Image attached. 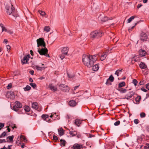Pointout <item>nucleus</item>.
Instances as JSON below:
<instances>
[{
	"label": "nucleus",
	"instance_id": "1",
	"mask_svg": "<svg viewBox=\"0 0 149 149\" xmlns=\"http://www.w3.org/2000/svg\"><path fill=\"white\" fill-rule=\"evenodd\" d=\"M97 55L93 56L89 55H83L82 56V62L83 64L88 68L91 67L93 65L94 63L97 60Z\"/></svg>",
	"mask_w": 149,
	"mask_h": 149
},
{
	"label": "nucleus",
	"instance_id": "2",
	"mask_svg": "<svg viewBox=\"0 0 149 149\" xmlns=\"http://www.w3.org/2000/svg\"><path fill=\"white\" fill-rule=\"evenodd\" d=\"M37 42L38 47L41 46L43 47L40 50H38L40 54L41 55H44L47 57H50L49 55L47 54L48 50L45 47V44L44 40L42 38L38 39L37 40Z\"/></svg>",
	"mask_w": 149,
	"mask_h": 149
},
{
	"label": "nucleus",
	"instance_id": "3",
	"mask_svg": "<svg viewBox=\"0 0 149 149\" xmlns=\"http://www.w3.org/2000/svg\"><path fill=\"white\" fill-rule=\"evenodd\" d=\"M6 12L8 15L12 14L14 17H17L15 15V9L13 7V5L10 3L6 6Z\"/></svg>",
	"mask_w": 149,
	"mask_h": 149
},
{
	"label": "nucleus",
	"instance_id": "4",
	"mask_svg": "<svg viewBox=\"0 0 149 149\" xmlns=\"http://www.w3.org/2000/svg\"><path fill=\"white\" fill-rule=\"evenodd\" d=\"M22 104L19 102L16 101L15 103V105L13 107L12 109L14 111L17 112L19 114L22 113V112L19 111L18 108H20L22 107Z\"/></svg>",
	"mask_w": 149,
	"mask_h": 149
},
{
	"label": "nucleus",
	"instance_id": "5",
	"mask_svg": "<svg viewBox=\"0 0 149 149\" xmlns=\"http://www.w3.org/2000/svg\"><path fill=\"white\" fill-rule=\"evenodd\" d=\"M103 34L97 31H95L92 32L90 34L91 38L93 39L97 38L102 36Z\"/></svg>",
	"mask_w": 149,
	"mask_h": 149
},
{
	"label": "nucleus",
	"instance_id": "6",
	"mask_svg": "<svg viewBox=\"0 0 149 149\" xmlns=\"http://www.w3.org/2000/svg\"><path fill=\"white\" fill-rule=\"evenodd\" d=\"M32 108L35 109L38 111H40L42 110V108L36 102H33L32 104Z\"/></svg>",
	"mask_w": 149,
	"mask_h": 149
},
{
	"label": "nucleus",
	"instance_id": "7",
	"mask_svg": "<svg viewBox=\"0 0 149 149\" xmlns=\"http://www.w3.org/2000/svg\"><path fill=\"white\" fill-rule=\"evenodd\" d=\"M59 87L61 90L65 92H68L70 90L69 87L65 85L61 84L59 85Z\"/></svg>",
	"mask_w": 149,
	"mask_h": 149
},
{
	"label": "nucleus",
	"instance_id": "8",
	"mask_svg": "<svg viewBox=\"0 0 149 149\" xmlns=\"http://www.w3.org/2000/svg\"><path fill=\"white\" fill-rule=\"evenodd\" d=\"M140 38L141 40L144 41L147 40L148 36L147 35L146 33L142 32L141 33Z\"/></svg>",
	"mask_w": 149,
	"mask_h": 149
},
{
	"label": "nucleus",
	"instance_id": "9",
	"mask_svg": "<svg viewBox=\"0 0 149 149\" xmlns=\"http://www.w3.org/2000/svg\"><path fill=\"white\" fill-rule=\"evenodd\" d=\"M134 93L133 91L130 92L125 95L124 97L123 98L129 100L130 98H132V96L134 95Z\"/></svg>",
	"mask_w": 149,
	"mask_h": 149
},
{
	"label": "nucleus",
	"instance_id": "10",
	"mask_svg": "<svg viewBox=\"0 0 149 149\" xmlns=\"http://www.w3.org/2000/svg\"><path fill=\"white\" fill-rule=\"evenodd\" d=\"M30 57L29 54L25 56L22 60V63L23 64H25L27 63L28 62L29 58Z\"/></svg>",
	"mask_w": 149,
	"mask_h": 149
},
{
	"label": "nucleus",
	"instance_id": "11",
	"mask_svg": "<svg viewBox=\"0 0 149 149\" xmlns=\"http://www.w3.org/2000/svg\"><path fill=\"white\" fill-rule=\"evenodd\" d=\"M139 56L141 57H144L147 54L146 52L142 49H140L139 51Z\"/></svg>",
	"mask_w": 149,
	"mask_h": 149
},
{
	"label": "nucleus",
	"instance_id": "12",
	"mask_svg": "<svg viewBox=\"0 0 149 149\" xmlns=\"http://www.w3.org/2000/svg\"><path fill=\"white\" fill-rule=\"evenodd\" d=\"M49 86L50 89L52 91L55 92L57 90L56 86L53 85L52 84H49Z\"/></svg>",
	"mask_w": 149,
	"mask_h": 149
},
{
	"label": "nucleus",
	"instance_id": "13",
	"mask_svg": "<svg viewBox=\"0 0 149 149\" xmlns=\"http://www.w3.org/2000/svg\"><path fill=\"white\" fill-rule=\"evenodd\" d=\"M68 51V49L67 47H63L61 50L62 53L65 55H67Z\"/></svg>",
	"mask_w": 149,
	"mask_h": 149
},
{
	"label": "nucleus",
	"instance_id": "14",
	"mask_svg": "<svg viewBox=\"0 0 149 149\" xmlns=\"http://www.w3.org/2000/svg\"><path fill=\"white\" fill-rule=\"evenodd\" d=\"M114 78L112 75L110 76L109 78L107 80V81L106 83V84L108 85L109 84V81H110L111 82H112L113 81Z\"/></svg>",
	"mask_w": 149,
	"mask_h": 149
},
{
	"label": "nucleus",
	"instance_id": "15",
	"mask_svg": "<svg viewBox=\"0 0 149 149\" xmlns=\"http://www.w3.org/2000/svg\"><path fill=\"white\" fill-rule=\"evenodd\" d=\"M107 55V52L104 53L100 57V59L101 61L104 60L106 58Z\"/></svg>",
	"mask_w": 149,
	"mask_h": 149
},
{
	"label": "nucleus",
	"instance_id": "16",
	"mask_svg": "<svg viewBox=\"0 0 149 149\" xmlns=\"http://www.w3.org/2000/svg\"><path fill=\"white\" fill-rule=\"evenodd\" d=\"M73 148L74 149H80L82 148V145L79 144H75L73 145Z\"/></svg>",
	"mask_w": 149,
	"mask_h": 149
},
{
	"label": "nucleus",
	"instance_id": "17",
	"mask_svg": "<svg viewBox=\"0 0 149 149\" xmlns=\"http://www.w3.org/2000/svg\"><path fill=\"white\" fill-rule=\"evenodd\" d=\"M69 104L71 107H74L76 105L77 103L75 101L72 100L69 102Z\"/></svg>",
	"mask_w": 149,
	"mask_h": 149
},
{
	"label": "nucleus",
	"instance_id": "18",
	"mask_svg": "<svg viewBox=\"0 0 149 149\" xmlns=\"http://www.w3.org/2000/svg\"><path fill=\"white\" fill-rule=\"evenodd\" d=\"M58 132L60 136H62L64 134V131L62 128L58 129Z\"/></svg>",
	"mask_w": 149,
	"mask_h": 149
},
{
	"label": "nucleus",
	"instance_id": "19",
	"mask_svg": "<svg viewBox=\"0 0 149 149\" xmlns=\"http://www.w3.org/2000/svg\"><path fill=\"white\" fill-rule=\"evenodd\" d=\"M49 116L46 114H43L42 116V118L45 120L46 122L49 123V121H47V119H48V118H49Z\"/></svg>",
	"mask_w": 149,
	"mask_h": 149
},
{
	"label": "nucleus",
	"instance_id": "20",
	"mask_svg": "<svg viewBox=\"0 0 149 149\" xmlns=\"http://www.w3.org/2000/svg\"><path fill=\"white\" fill-rule=\"evenodd\" d=\"M92 66H93V70L94 71H96L99 69V65L97 64H95L94 65H93Z\"/></svg>",
	"mask_w": 149,
	"mask_h": 149
},
{
	"label": "nucleus",
	"instance_id": "21",
	"mask_svg": "<svg viewBox=\"0 0 149 149\" xmlns=\"http://www.w3.org/2000/svg\"><path fill=\"white\" fill-rule=\"evenodd\" d=\"M69 133L72 136H75L77 134V132L75 130H72L71 131L70 130Z\"/></svg>",
	"mask_w": 149,
	"mask_h": 149
},
{
	"label": "nucleus",
	"instance_id": "22",
	"mask_svg": "<svg viewBox=\"0 0 149 149\" xmlns=\"http://www.w3.org/2000/svg\"><path fill=\"white\" fill-rule=\"evenodd\" d=\"M117 90L122 93H125L127 91V90L125 89L122 88H118Z\"/></svg>",
	"mask_w": 149,
	"mask_h": 149
},
{
	"label": "nucleus",
	"instance_id": "23",
	"mask_svg": "<svg viewBox=\"0 0 149 149\" xmlns=\"http://www.w3.org/2000/svg\"><path fill=\"white\" fill-rule=\"evenodd\" d=\"M14 136H9L7 138V141L8 142H11L13 140Z\"/></svg>",
	"mask_w": 149,
	"mask_h": 149
},
{
	"label": "nucleus",
	"instance_id": "24",
	"mask_svg": "<svg viewBox=\"0 0 149 149\" xmlns=\"http://www.w3.org/2000/svg\"><path fill=\"white\" fill-rule=\"evenodd\" d=\"M125 82L123 81L120 83L118 85V88H120L123 87L125 86Z\"/></svg>",
	"mask_w": 149,
	"mask_h": 149
},
{
	"label": "nucleus",
	"instance_id": "25",
	"mask_svg": "<svg viewBox=\"0 0 149 149\" xmlns=\"http://www.w3.org/2000/svg\"><path fill=\"white\" fill-rule=\"evenodd\" d=\"M35 68L38 70L41 71L42 70L45 69V67H39L38 65H36L35 66Z\"/></svg>",
	"mask_w": 149,
	"mask_h": 149
},
{
	"label": "nucleus",
	"instance_id": "26",
	"mask_svg": "<svg viewBox=\"0 0 149 149\" xmlns=\"http://www.w3.org/2000/svg\"><path fill=\"white\" fill-rule=\"evenodd\" d=\"M50 27L49 26H46L44 28V31L47 32H48L50 31Z\"/></svg>",
	"mask_w": 149,
	"mask_h": 149
},
{
	"label": "nucleus",
	"instance_id": "27",
	"mask_svg": "<svg viewBox=\"0 0 149 149\" xmlns=\"http://www.w3.org/2000/svg\"><path fill=\"white\" fill-rule=\"evenodd\" d=\"M139 66L141 68L143 69H145L147 67L146 65L144 63L142 62L140 64Z\"/></svg>",
	"mask_w": 149,
	"mask_h": 149
},
{
	"label": "nucleus",
	"instance_id": "28",
	"mask_svg": "<svg viewBox=\"0 0 149 149\" xmlns=\"http://www.w3.org/2000/svg\"><path fill=\"white\" fill-rule=\"evenodd\" d=\"M81 121L79 120H76L75 121V124L77 126H79V125L81 123Z\"/></svg>",
	"mask_w": 149,
	"mask_h": 149
},
{
	"label": "nucleus",
	"instance_id": "29",
	"mask_svg": "<svg viewBox=\"0 0 149 149\" xmlns=\"http://www.w3.org/2000/svg\"><path fill=\"white\" fill-rule=\"evenodd\" d=\"M122 70V69L121 70H118L116 71L115 74L117 76H118L119 74H121Z\"/></svg>",
	"mask_w": 149,
	"mask_h": 149
},
{
	"label": "nucleus",
	"instance_id": "30",
	"mask_svg": "<svg viewBox=\"0 0 149 149\" xmlns=\"http://www.w3.org/2000/svg\"><path fill=\"white\" fill-rule=\"evenodd\" d=\"M61 145L62 146H65L66 142V141L63 140L61 139L60 140Z\"/></svg>",
	"mask_w": 149,
	"mask_h": 149
},
{
	"label": "nucleus",
	"instance_id": "31",
	"mask_svg": "<svg viewBox=\"0 0 149 149\" xmlns=\"http://www.w3.org/2000/svg\"><path fill=\"white\" fill-rule=\"evenodd\" d=\"M24 109L25 111L27 112H29L30 110V108L28 106H25L24 107Z\"/></svg>",
	"mask_w": 149,
	"mask_h": 149
},
{
	"label": "nucleus",
	"instance_id": "32",
	"mask_svg": "<svg viewBox=\"0 0 149 149\" xmlns=\"http://www.w3.org/2000/svg\"><path fill=\"white\" fill-rule=\"evenodd\" d=\"M0 26L1 27L2 29V31H5L7 32V30L6 28L2 24H0Z\"/></svg>",
	"mask_w": 149,
	"mask_h": 149
},
{
	"label": "nucleus",
	"instance_id": "33",
	"mask_svg": "<svg viewBox=\"0 0 149 149\" xmlns=\"http://www.w3.org/2000/svg\"><path fill=\"white\" fill-rule=\"evenodd\" d=\"M31 88V87L29 85H27L26 87L24 88V89L25 91H27L30 90Z\"/></svg>",
	"mask_w": 149,
	"mask_h": 149
},
{
	"label": "nucleus",
	"instance_id": "34",
	"mask_svg": "<svg viewBox=\"0 0 149 149\" xmlns=\"http://www.w3.org/2000/svg\"><path fill=\"white\" fill-rule=\"evenodd\" d=\"M100 18H102L101 21L102 22H105L107 21L108 20V17H100Z\"/></svg>",
	"mask_w": 149,
	"mask_h": 149
},
{
	"label": "nucleus",
	"instance_id": "35",
	"mask_svg": "<svg viewBox=\"0 0 149 149\" xmlns=\"http://www.w3.org/2000/svg\"><path fill=\"white\" fill-rule=\"evenodd\" d=\"M141 99V97L140 96H137L135 98V100H136V102H139V101H140Z\"/></svg>",
	"mask_w": 149,
	"mask_h": 149
},
{
	"label": "nucleus",
	"instance_id": "36",
	"mask_svg": "<svg viewBox=\"0 0 149 149\" xmlns=\"http://www.w3.org/2000/svg\"><path fill=\"white\" fill-rule=\"evenodd\" d=\"M134 18V16H132L131 17H130L129 19H128L127 20V23H130L133 20Z\"/></svg>",
	"mask_w": 149,
	"mask_h": 149
},
{
	"label": "nucleus",
	"instance_id": "37",
	"mask_svg": "<svg viewBox=\"0 0 149 149\" xmlns=\"http://www.w3.org/2000/svg\"><path fill=\"white\" fill-rule=\"evenodd\" d=\"M38 12L41 15L43 16L46 14L43 11L39 10Z\"/></svg>",
	"mask_w": 149,
	"mask_h": 149
},
{
	"label": "nucleus",
	"instance_id": "38",
	"mask_svg": "<svg viewBox=\"0 0 149 149\" xmlns=\"http://www.w3.org/2000/svg\"><path fill=\"white\" fill-rule=\"evenodd\" d=\"M6 133L5 132H3L0 136V138H2L5 136H6Z\"/></svg>",
	"mask_w": 149,
	"mask_h": 149
},
{
	"label": "nucleus",
	"instance_id": "39",
	"mask_svg": "<svg viewBox=\"0 0 149 149\" xmlns=\"http://www.w3.org/2000/svg\"><path fill=\"white\" fill-rule=\"evenodd\" d=\"M140 116L141 118H144L146 116V115L145 113L142 112L140 114Z\"/></svg>",
	"mask_w": 149,
	"mask_h": 149
},
{
	"label": "nucleus",
	"instance_id": "40",
	"mask_svg": "<svg viewBox=\"0 0 149 149\" xmlns=\"http://www.w3.org/2000/svg\"><path fill=\"white\" fill-rule=\"evenodd\" d=\"M120 122L119 120H118L114 123V125L115 126H118L120 124Z\"/></svg>",
	"mask_w": 149,
	"mask_h": 149
},
{
	"label": "nucleus",
	"instance_id": "41",
	"mask_svg": "<svg viewBox=\"0 0 149 149\" xmlns=\"http://www.w3.org/2000/svg\"><path fill=\"white\" fill-rule=\"evenodd\" d=\"M133 83L136 86L137 84V81L136 79H134L133 81Z\"/></svg>",
	"mask_w": 149,
	"mask_h": 149
},
{
	"label": "nucleus",
	"instance_id": "42",
	"mask_svg": "<svg viewBox=\"0 0 149 149\" xmlns=\"http://www.w3.org/2000/svg\"><path fill=\"white\" fill-rule=\"evenodd\" d=\"M65 55L64 54H63L60 55V58L61 60H62L65 58Z\"/></svg>",
	"mask_w": 149,
	"mask_h": 149
},
{
	"label": "nucleus",
	"instance_id": "43",
	"mask_svg": "<svg viewBox=\"0 0 149 149\" xmlns=\"http://www.w3.org/2000/svg\"><path fill=\"white\" fill-rule=\"evenodd\" d=\"M30 85L33 88L36 87V84L34 83H31L30 84Z\"/></svg>",
	"mask_w": 149,
	"mask_h": 149
},
{
	"label": "nucleus",
	"instance_id": "44",
	"mask_svg": "<svg viewBox=\"0 0 149 149\" xmlns=\"http://www.w3.org/2000/svg\"><path fill=\"white\" fill-rule=\"evenodd\" d=\"M67 76L68 77L70 78H71L73 77L74 76V75L73 74H68V73H67Z\"/></svg>",
	"mask_w": 149,
	"mask_h": 149
},
{
	"label": "nucleus",
	"instance_id": "45",
	"mask_svg": "<svg viewBox=\"0 0 149 149\" xmlns=\"http://www.w3.org/2000/svg\"><path fill=\"white\" fill-rule=\"evenodd\" d=\"M137 24V23H135V24L134 25V26H132L130 29H129L128 31H131L132 30V29L134 28V27Z\"/></svg>",
	"mask_w": 149,
	"mask_h": 149
},
{
	"label": "nucleus",
	"instance_id": "46",
	"mask_svg": "<svg viewBox=\"0 0 149 149\" xmlns=\"http://www.w3.org/2000/svg\"><path fill=\"white\" fill-rule=\"evenodd\" d=\"M134 122L136 124H137L139 123V120L138 119H135L134 120Z\"/></svg>",
	"mask_w": 149,
	"mask_h": 149
},
{
	"label": "nucleus",
	"instance_id": "47",
	"mask_svg": "<svg viewBox=\"0 0 149 149\" xmlns=\"http://www.w3.org/2000/svg\"><path fill=\"white\" fill-rule=\"evenodd\" d=\"M7 32L10 34H12L13 33V31L11 30H7Z\"/></svg>",
	"mask_w": 149,
	"mask_h": 149
},
{
	"label": "nucleus",
	"instance_id": "48",
	"mask_svg": "<svg viewBox=\"0 0 149 149\" xmlns=\"http://www.w3.org/2000/svg\"><path fill=\"white\" fill-rule=\"evenodd\" d=\"M7 94H10V95H13V96H12L13 98L14 97V93L13 92H10L7 93Z\"/></svg>",
	"mask_w": 149,
	"mask_h": 149
},
{
	"label": "nucleus",
	"instance_id": "49",
	"mask_svg": "<svg viewBox=\"0 0 149 149\" xmlns=\"http://www.w3.org/2000/svg\"><path fill=\"white\" fill-rule=\"evenodd\" d=\"M53 139L55 141H57L58 139L57 137L55 135L53 136Z\"/></svg>",
	"mask_w": 149,
	"mask_h": 149
},
{
	"label": "nucleus",
	"instance_id": "50",
	"mask_svg": "<svg viewBox=\"0 0 149 149\" xmlns=\"http://www.w3.org/2000/svg\"><path fill=\"white\" fill-rule=\"evenodd\" d=\"M12 85L11 84H8V85L7 86V88L8 89H9L11 88L12 87Z\"/></svg>",
	"mask_w": 149,
	"mask_h": 149
},
{
	"label": "nucleus",
	"instance_id": "51",
	"mask_svg": "<svg viewBox=\"0 0 149 149\" xmlns=\"http://www.w3.org/2000/svg\"><path fill=\"white\" fill-rule=\"evenodd\" d=\"M4 126V125L3 123H0V127L1 128L3 127Z\"/></svg>",
	"mask_w": 149,
	"mask_h": 149
},
{
	"label": "nucleus",
	"instance_id": "52",
	"mask_svg": "<svg viewBox=\"0 0 149 149\" xmlns=\"http://www.w3.org/2000/svg\"><path fill=\"white\" fill-rule=\"evenodd\" d=\"M141 91H143L146 92H147V90H146L145 88H141Z\"/></svg>",
	"mask_w": 149,
	"mask_h": 149
},
{
	"label": "nucleus",
	"instance_id": "53",
	"mask_svg": "<svg viewBox=\"0 0 149 149\" xmlns=\"http://www.w3.org/2000/svg\"><path fill=\"white\" fill-rule=\"evenodd\" d=\"M6 48L7 50H8V49H10V47L9 45H7L6 46Z\"/></svg>",
	"mask_w": 149,
	"mask_h": 149
},
{
	"label": "nucleus",
	"instance_id": "54",
	"mask_svg": "<svg viewBox=\"0 0 149 149\" xmlns=\"http://www.w3.org/2000/svg\"><path fill=\"white\" fill-rule=\"evenodd\" d=\"M30 74L32 75H33L34 72L33 70H31L29 72Z\"/></svg>",
	"mask_w": 149,
	"mask_h": 149
},
{
	"label": "nucleus",
	"instance_id": "55",
	"mask_svg": "<svg viewBox=\"0 0 149 149\" xmlns=\"http://www.w3.org/2000/svg\"><path fill=\"white\" fill-rule=\"evenodd\" d=\"M146 88L148 90H149V83H148L146 85Z\"/></svg>",
	"mask_w": 149,
	"mask_h": 149
},
{
	"label": "nucleus",
	"instance_id": "56",
	"mask_svg": "<svg viewBox=\"0 0 149 149\" xmlns=\"http://www.w3.org/2000/svg\"><path fill=\"white\" fill-rule=\"evenodd\" d=\"M142 6V5L141 4H139L137 6V8H140Z\"/></svg>",
	"mask_w": 149,
	"mask_h": 149
},
{
	"label": "nucleus",
	"instance_id": "57",
	"mask_svg": "<svg viewBox=\"0 0 149 149\" xmlns=\"http://www.w3.org/2000/svg\"><path fill=\"white\" fill-rule=\"evenodd\" d=\"M22 138L24 139V141H27V139L24 136H22Z\"/></svg>",
	"mask_w": 149,
	"mask_h": 149
},
{
	"label": "nucleus",
	"instance_id": "58",
	"mask_svg": "<svg viewBox=\"0 0 149 149\" xmlns=\"http://www.w3.org/2000/svg\"><path fill=\"white\" fill-rule=\"evenodd\" d=\"M8 42V41L6 39H5L3 42V43H5L6 44H7Z\"/></svg>",
	"mask_w": 149,
	"mask_h": 149
},
{
	"label": "nucleus",
	"instance_id": "59",
	"mask_svg": "<svg viewBox=\"0 0 149 149\" xmlns=\"http://www.w3.org/2000/svg\"><path fill=\"white\" fill-rule=\"evenodd\" d=\"M12 145H9L8 146V147L7 148H6V149H11L10 148V147L12 146Z\"/></svg>",
	"mask_w": 149,
	"mask_h": 149
},
{
	"label": "nucleus",
	"instance_id": "60",
	"mask_svg": "<svg viewBox=\"0 0 149 149\" xmlns=\"http://www.w3.org/2000/svg\"><path fill=\"white\" fill-rule=\"evenodd\" d=\"M1 141H2V143H5L7 141H6L5 139H1Z\"/></svg>",
	"mask_w": 149,
	"mask_h": 149
},
{
	"label": "nucleus",
	"instance_id": "61",
	"mask_svg": "<svg viewBox=\"0 0 149 149\" xmlns=\"http://www.w3.org/2000/svg\"><path fill=\"white\" fill-rule=\"evenodd\" d=\"M29 81L31 82H33V79L32 78H29Z\"/></svg>",
	"mask_w": 149,
	"mask_h": 149
},
{
	"label": "nucleus",
	"instance_id": "62",
	"mask_svg": "<svg viewBox=\"0 0 149 149\" xmlns=\"http://www.w3.org/2000/svg\"><path fill=\"white\" fill-rule=\"evenodd\" d=\"M79 86H78L74 87V90H75L79 87Z\"/></svg>",
	"mask_w": 149,
	"mask_h": 149
},
{
	"label": "nucleus",
	"instance_id": "63",
	"mask_svg": "<svg viewBox=\"0 0 149 149\" xmlns=\"http://www.w3.org/2000/svg\"><path fill=\"white\" fill-rule=\"evenodd\" d=\"M54 114H56V113H54L53 114L52 113L51 114V115L50 116V117L51 118H52V117L53 116V115Z\"/></svg>",
	"mask_w": 149,
	"mask_h": 149
},
{
	"label": "nucleus",
	"instance_id": "64",
	"mask_svg": "<svg viewBox=\"0 0 149 149\" xmlns=\"http://www.w3.org/2000/svg\"><path fill=\"white\" fill-rule=\"evenodd\" d=\"M25 145L24 143L22 144V145H21V148H24Z\"/></svg>",
	"mask_w": 149,
	"mask_h": 149
}]
</instances>
